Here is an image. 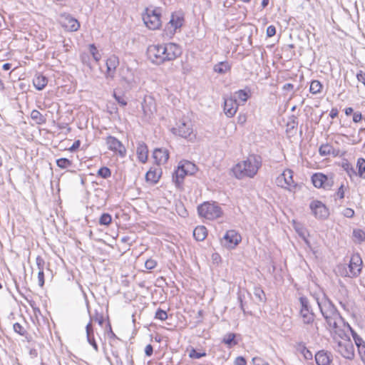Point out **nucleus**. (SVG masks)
Instances as JSON below:
<instances>
[{"mask_svg":"<svg viewBox=\"0 0 365 365\" xmlns=\"http://www.w3.org/2000/svg\"><path fill=\"white\" fill-rule=\"evenodd\" d=\"M262 157L256 154H250L246 159L237 163L232 169L234 176L242 180L246 178H253L262 167Z\"/></svg>","mask_w":365,"mask_h":365,"instance_id":"obj_1","label":"nucleus"},{"mask_svg":"<svg viewBox=\"0 0 365 365\" xmlns=\"http://www.w3.org/2000/svg\"><path fill=\"white\" fill-rule=\"evenodd\" d=\"M319 309L330 328L336 329L341 317L332 302L323 294L322 297L316 298Z\"/></svg>","mask_w":365,"mask_h":365,"instance_id":"obj_2","label":"nucleus"},{"mask_svg":"<svg viewBox=\"0 0 365 365\" xmlns=\"http://www.w3.org/2000/svg\"><path fill=\"white\" fill-rule=\"evenodd\" d=\"M199 215L207 220H213L220 217L223 211L220 206L215 202H205L197 207Z\"/></svg>","mask_w":365,"mask_h":365,"instance_id":"obj_3","label":"nucleus"},{"mask_svg":"<svg viewBox=\"0 0 365 365\" xmlns=\"http://www.w3.org/2000/svg\"><path fill=\"white\" fill-rule=\"evenodd\" d=\"M143 20L149 29L156 30L160 29L162 24L160 8H146L145 13L143 14Z\"/></svg>","mask_w":365,"mask_h":365,"instance_id":"obj_4","label":"nucleus"},{"mask_svg":"<svg viewBox=\"0 0 365 365\" xmlns=\"http://www.w3.org/2000/svg\"><path fill=\"white\" fill-rule=\"evenodd\" d=\"M172 46L164 47V44L150 45L147 49V56L148 58L155 64L160 65L165 62V58L163 53L167 51L170 55L173 54Z\"/></svg>","mask_w":365,"mask_h":365,"instance_id":"obj_5","label":"nucleus"},{"mask_svg":"<svg viewBox=\"0 0 365 365\" xmlns=\"http://www.w3.org/2000/svg\"><path fill=\"white\" fill-rule=\"evenodd\" d=\"M300 303L299 315L302 319L304 324H312L315 318V314L310 305L307 297L302 296L299 299Z\"/></svg>","mask_w":365,"mask_h":365,"instance_id":"obj_6","label":"nucleus"},{"mask_svg":"<svg viewBox=\"0 0 365 365\" xmlns=\"http://www.w3.org/2000/svg\"><path fill=\"white\" fill-rule=\"evenodd\" d=\"M312 182L317 188L330 190L334 184V175H324L322 173H317L312 175Z\"/></svg>","mask_w":365,"mask_h":365,"instance_id":"obj_7","label":"nucleus"},{"mask_svg":"<svg viewBox=\"0 0 365 365\" xmlns=\"http://www.w3.org/2000/svg\"><path fill=\"white\" fill-rule=\"evenodd\" d=\"M275 183L277 186L290 190L292 187H295L293 180V171L290 169H286L277 177Z\"/></svg>","mask_w":365,"mask_h":365,"instance_id":"obj_8","label":"nucleus"},{"mask_svg":"<svg viewBox=\"0 0 365 365\" xmlns=\"http://www.w3.org/2000/svg\"><path fill=\"white\" fill-rule=\"evenodd\" d=\"M334 349L345 359H352L354 357V348L349 340L336 341Z\"/></svg>","mask_w":365,"mask_h":365,"instance_id":"obj_9","label":"nucleus"},{"mask_svg":"<svg viewBox=\"0 0 365 365\" xmlns=\"http://www.w3.org/2000/svg\"><path fill=\"white\" fill-rule=\"evenodd\" d=\"M172 132L175 135L187 138L192 133V123L189 120H180L176 127L172 128Z\"/></svg>","mask_w":365,"mask_h":365,"instance_id":"obj_10","label":"nucleus"},{"mask_svg":"<svg viewBox=\"0 0 365 365\" xmlns=\"http://www.w3.org/2000/svg\"><path fill=\"white\" fill-rule=\"evenodd\" d=\"M309 207L313 215L318 219H326L329 215L328 208L319 200L312 201Z\"/></svg>","mask_w":365,"mask_h":365,"instance_id":"obj_11","label":"nucleus"},{"mask_svg":"<svg viewBox=\"0 0 365 365\" xmlns=\"http://www.w3.org/2000/svg\"><path fill=\"white\" fill-rule=\"evenodd\" d=\"M183 23L184 18L182 15L179 14H173L169 22L166 25L165 30L169 34L173 35L178 29L182 27Z\"/></svg>","mask_w":365,"mask_h":365,"instance_id":"obj_12","label":"nucleus"},{"mask_svg":"<svg viewBox=\"0 0 365 365\" xmlns=\"http://www.w3.org/2000/svg\"><path fill=\"white\" fill-rule=\"evenodd\" d=\"M348 268L350 269L351 278L356 277L361 272L362 259L359 254L356 253L351 257Z\"/></svg>","mask_w":365,"mask_h":365,"instance_id":"obj_13","label":"nucleus"},{"mask_svg":"<svg viewBox=\"0 0 365 365\" xmlns=\"http://www.w3.org/2000/svg\"><path fill=\"white\" fill-rule=\"evenodd\" d=\"M241 236L235 230H230L226 232L223 237L222 243L229 248L235 247L241 242Z\"/></svg>","mask_w":365,"mask_h":365,"instance_id":"obj_14","label":"nucleus"},{"mask_svg":"<svg viewBox=\"0 0 365 365\" xmlns=\"http://www.w3.org/2000/svg\"><path fill=\"white\" fill-rule=\"evenodd\" d=\"M106 142L110 150L118 153L121 157L125 156L126 150L122 143L115 137L109 135L106 138Z\"/></svg>","mask_w":365,"mask_h":365,"instance_id":"obj_15","label":"nucleus"},{"mask_svg":"<svg viewBox=\"0 0 365 365\" xmlns=\"http://www.w3.org/2000/svg\"><path fill=\"white\" fill-rule=\"evenodd\" d=\"M119 65V59L118 56L115 55L110 56L106 61V78H114V74L116 68Z\"/></svg>","mask_w":365,"mask_h":365,"instance_id":"obj_16","label":"nucleus"},{"mask_svg":"<svg viewBox=\"0 0 365 365\" xmlns=\"http://www.w3.org/2000/svg\"><path fill=\"white\" fill-rule=\"evenodd\" d=\"M238 103L235 99L229 98L225 99L224 112L228 118L234 116L237 110Z\"/></svg>","mask_w":365,"mask_h":365,"instance_id":"obj_17","label":"nucleus"},{"mask_svg":"<svg viewBox=\"0 0 365 365\" xmlns=\"http://www.w3.org/2000/svg\"><path fill=\"white\" fill-rule=\"evenodd\" d=\"M170 46H172L171 48H173L172 50L173 51L174 53L170 55V52L168 53V51H165L163 53V56L165 57V61H173L180 56L182 53L181 48L178 44L174 43H168L164 44V47H169Z\"/></svg>","mask_w":365,"mask_h":365,"instance_id":"obj_18","label":"nucleus"},{"mask_svg":"<svg viewBox=\"0 0 365 365\" xmlns=\"http://www.w3.org/2000/svg\"><path fill=\"white\" fill-rule=\"evenodd\" d=\"M153 158L158 165L165 163L169 158L168 150L165 148H155L153 154Z\"/></svg>","mask_w":365,"mask_h":365,"instance_id":"obj_19","label":"nucleus"},{"mask_svg":"<svg viewBox=\"0 0 365 365\" xmlns=\"http://www.w3.org/2000/svg\"><path fill=\"white\" fill-rule=\"evenodd\" d=\"M331 360V354L327 351L321 350L315 354L317 365H329Z\"/></svg>","mask_w":365,"mask_h":365,"instance_id":"obj_20","label":"nucleus"},{"mask_svg":"<svg viewBox=\"0 0 365 365\" xmlns=\"http://www.w3.org/2000/svg\"><path fill=\"white\" fill-rule=\"evenodd\" d=\"M189 175L187 171L182 168L181 164L178 166L177 170L173 175V181L175 182L176 186L179 187L183 181L185 175Z\"/></svg>","mask_w":365,"mask_h":365,"instance_id":"obj_21","label":"nucleus"},{"mask_svg":"<svg viewBox=\"0 0 365 365\" xmlns=\"http://www.w3.org/2000/svg\"><path fill=\"white\" fill-rule=\"evenodd\" d=\"M87 341L93 346L96 351H98V346L94 338L93 328L91 322L87 324L86 327Z\"/></svg>","mask_w":365,"mask_h":365,"instance_id":"obj_22","label":"nucleus"},{"mask_svg":"<svg viewBox=\"0 0 365 365\" xmlns=\"http://www.w3.org/2000/svg\"><path fill=\"white\" fill-rule=\"evenodd\" d=\"M47 83L48 78L41 73H37L33 79L34 86L38 91L43 90L46 86Z\"/></svg>","mask_w":365,"mask_h":365,"instance_id":"obj_23","label":"nucleus"},{"mask_svg":"<svg viewBox=\"0 0 365 365\" xmlns=\"http://www.w3.org/2000/svg\"><path fill=\"white\" fill-rule=\"evenodd\" d=\"M136 153L139 161L142 163H145L147 161L148 150L147 145L144 143H138Z\"/></svg>","mask_w":365,"mask_h":365,"instance_id":"obj_24","label":"nucleus"},{"mask_svg":"<svg viewBox=\"0 0 365 365\" xmlns=\"http://www.w3.org/2000/svg\"><path fill=\"white\" fill-rule=\"evenodd\" d=\"M63 26L69 31H76L80 27V24L77 19L68 16L65 19Z\"/></svg>","mask_w":365,"mask_h":365,"instance_id":"obj_25","label":"nucleus"},{"mask_svg":"<svg viewBox=\"0 0 365 365\" xmlns=\"http://www.w3.org/2000/svg\"><path fill=\"white\" fill-rule=\"evenodd\" d=\"M207 235V230L205 226H197L193 230V237L197 241H203Z\"/></svg>","mask_w":365,"mask_h":365,"instance_id":"obj_26","label":"nucleus"},{"mask_svg":"<svg viewBox=\"0 0 365 365\" xmlns=\"http://www.w3.org/2000/svg\"><path fill=\"white\" fill-rule=\"evenodd\" d=\"M231 69L230 63L227 61H221L215 64L213 67V71L220 74H225Z\"/></svg>","mask_w":365,"mask_h":365,"instance_id":"obj_27","label":"nucleus"},{"mask_svg":"<svg viewBox=\"0 0 365 365\" xmlns=\"http://www.w3.org/2000/svg\"><path fill=\"white\" fill-rule=\"evenodd\" d=\"M341 168L346 173L351 180H353L354 177L356 176V171L355 168L349 161L346 160L342 162Z\"/></svg>","mask_w":365,"mask_h":365,"instance_id":"obj_28","label":"nucleus"},{"mask_svg":"<svg viewBox=\"0 0 365 365\" xmlns=\"http://www.w3.org/2000/svg\"><path fill=\"white\" fill-rule=\"evenodd\" d=\"M160 178V174L157 172L156 169L150 168L145 174V180L147 182L151 183H156Z\"/></svg>","mask_w":365,"mask_h":365,"instance_id":"obj_29","label":"nucleus"},{"mask_svg":"<svg viewBox=\"0 0 365 365\" xmlns=\"http://www.w3.org/2000/svg\"><path fill=\"white\" fill-rule=\"evenodd\" d=\"M341 292V297H337V300L340 306L346 311H349L348 303L346 300V298L348 295V292L344 287H341V289H339Z\"/></svg>","mask_w":365,"mask_h":365,"instance_id":"obj_30","label":"nucleus"},{"mask_svg":"<svg viewBox=\"0 0 365 365\" xmlns=\"http://www.w3.org/2000/svg\"><path fill=\"white\" fill-rule=\"evenodd\" d=\"M356 176L358 175L361 179H365V159L359 158L356 162Z\"/></svg>","mask_w":365,"mask_h":365,"instance_id":"obj_31","label":"nucleus"},{"mask_svg":"<svg viewBox=\"0 0 365 365\" xmlns=\"http://www.w3.org/2000/svg\"><path fill=\"white\" fill-rule=\"evenodd\" d=\"M319 153L321 156L325 157L331 153L334 155H336L337 154L334 153V150L332 146L328 143L322 144L319 148Z\"/></svg>","mask_w":365,"mask_h":365,"instance_id":"obj_32","label":"nucleus"},{"mask_svg":"<svg viewBox=\"0 0 365 365\" xmlns=\"http://www.w3.org/2000/svg\"><path fill=\"white\" fill-rule=\"evenodd\" d=\"M235 336V334L228 333L223 337L222 342L226 344L229 348H231L237 344Z\"/></svg>","mask_w":365,"mask_h":365,"instance_id":"obj_33","label":"nucleus"},{"mask_svg":"<svg viewBox=\"0 0 365 365\" xmlns=\"http://www.w3.org/2000/svg\"><path fill=\"white\" fill-rule=\"evenodd\" d=\"M31 118L37 124L41 125L46 122V118L37 110H33L31 113Z\"/></svg>","mask_w":365,"mask_h":365,"instance_id":"obj_34","label":"nucleus"},{"mask_svg":"<svg viewBox=\"0 0 365 365\" xmlns=\"http://www.w3.org/2000/svg\"><path fill=\"white\" fill-rule=\"evenodd\" d=\"M297 350L303 355L305 359L309 360L312 359V353L306 347L304 343L298 344Z\"/></svg>","mask_w":365,"mask_h":365,"instance_id":"obj_35","label":"nucleus"},{"mask_svg":"<svg viewBox=\"0 0 365 365\" xmlns=\"http://www.w3.org/2000/svg\"><path fill=\"white\" fill-rule=\"evenodd\" d=\"M322 88V85L319 81L317 80H313L311 82L310 87H309V91L312 94H317L321 92V90Z\"/></svg>","mask_w":365,"mask_h":365,"instance_id":"obj_36","label":"nucleus"},{"mask_svg":"<svg viewBox=\"0 0 365 365\" xmlns=\"http://www.w3.org/2000/svg\"><path fill=\"white\" fill-rule=\"evenodd\" d=\"M236 94L240 100L242 102H246L250 97V89L246 88L245 89H241L236 92Z\"/></svg>","mask_w":365,"mask_h":365,"instance_id":"obj_37","label":"nucleus"},{"mask_svg":"<svg viewBox=\"0 0 365 365\" xmlns=\"http://www.w3.org/2000/svg\"><path fill=\"white\" fill-rule=\"evenodd\" d=\"M56 165L61 169H66L71 166L72 161L66 158H61L56 160Z\"/></svg>","mask_w":365,"mask_h":365,"instance_id":"obj_38","label":"nucleus"},{"mask_svg":"<svg viewBox=\"0 0 365 365\" xmlns=\"http://www.w3.org/2000/svg\"><path fill=\"white\" fill-rule=\"evenodd\" d=\"M181 165L189 175H193L197 170L195 165L190 161H185V163H181Z\"/></svg>","mask_w":365,"mask_h":365,"instance_id":"obj_39","label":"nucleus"},{"mask_svg":"<svg viewBox=\"0 0 365 365\" xmlns=\"http://www.w3.org/2000/svg\"><path fill=\"white\" fill-rule=\"evenodd\" d=\"M112 221V217L108 213H103L101 215L99 219V224L101 225H109Z\"/></svg>","mask_w":365,"mask_h":365,"instance_id":"obj_40","label":"nucleus"},{"mask_svg":"<svg viewBox=\"0 0 365 365\" xmlns=\"http://www.w3.org/2000/svg\"><path fill=\"white\" fill-rule=\"evenodd\" d=\"M98 175L102 178L107 179L111 175V171L108 167H101L98 170Z\"/></svg>","mask_w":365,"mask_h":365,"instance_id":"obj_41","label":"nucleus"},{"mask_svg":"<svg viewBox=\"0 0 365 365\" xmlns=\"http://www.w3.org/2000/svg\"><path fill=\"white\" fill-rule=\"evenodd\" d=\"M89 51L91 54L92 55L93 59L98 62L101 59V54L99 53L97 48L94 44H90L89 46Z\"/></svg>","mask_w":365,"mask_h":365,"instance_id":"obj_42","label":"nucleus"},{"mask_svg":"<svg viewBox=\"0 0 365 365\" xmlns=\"http://www.w3.org/2000/svg\"><path fill=\"white\" fill-rule=\"evenodd\" d=\"M337 272L342 277H347L351 278V275L349 274L351 273L350 269L349 268L347 269L345 265L338 266Z\"/></svg>","mask_w":365,"mask_h":365,"instance_id":"obj_43","label":"nucleus"},{"mask_svg":"<svg viewBox=\"0 0 365 365\" xmlns=\"http://www.w3.org/2000/svg\"><path fill=\"white\" fill-rule=\"evenodd\" d=\"M155 318L160 321H165L168 318V314L165 310L158 308L155 312Z\"/></svg>","mask_w":365,"mask_h":365,"instance_id":"obj_44","label":"nucleus"},{"mask_svg":"<svg viewBox=\"0 0 365 365\" xmlns=\"http://www.w3.org/2000/svg\"><path fill=\"white\" fill-rule=\"evenodd\" d=\"M353 236L359 242H363L365 240V233L360 229L354 230Z\"/></svg>","mask_w":365,"mask_h":365,"instance_id":"obj_45","label":"nucleus"},{"mask_svg":"<svg viewBox=\"0 0 365 365\" xmlns=\"http://www.w3.org/2000/svg\"><path fill=\"white\" fill-rule=\"evenodd\" d=\"M206 356L205 352H198L195 349H192L189 352V357L191 359H200Z\"/></svg>","mask_w":365,"mask_h":365,"instance_id":"obj_46","label":"nucleus"},{"mask_svg":"<svg viewBox=\"0 0 365 365\" xmlns=\"http://www.w3.org/2000/svg\"><path fill=\"white\" fill-rule=\"evenodd\" d=\"M36 263L38 272H43L45 267V261L41 256H37L36 258Z\"/></svg>","mask_w":365,"mask_h":365,"instance_id":"obj_47","label":"nucleus"},{"mask_svg":"<svg viewBox=\"0 0 365 365\" xmlns=\"http://www.w3.org/2000/svg\"><path fill=\"white\" fill-rule=\"evenodd\" d=\"M254 294L260 302H264L265 300V294L262 289L255 288Z\"/></svg>","mask_w":365,"mask_h":365,"instance_id":"obj_48","label":"nucleus"},{"mask_svg":"<svg viewBox=\"0 0 365 365\" xmlns=\"http://www.w3.org/2000/svg\"><path fill=\"white\" fill-rule=\"evenodd\" d=\"M15 332L21 336H24L26 333L25 329L18 322L15 323L13 326Z\"/></svg>","mask_w":365,"mask_h":365,"instance_id":"obj_49","label":"nucleus"},{"mask_svg":"<svg viewBox=\"0 0 365 365\" xmlns=\"http://www.w3.org/2000/svg\"><path fill=\"white\" fill-rule=\"evenodd\" d=\"M294 229L296 232L298 233V235L303 238V240L307 242L306 240V230L304 227L299 225H295Z\"/></svg>","mask_w":365,"mask_h":365,"instance_id":"obj_50","label":"nucleus"},{"mask_svg":"<svg viewBox=\"0 0 365 365\" xmlns=\"http://www.w3.org/2000/svg\"><path fill=\"white\" fill-rule=\"evenodd\" d=\"M298 125V120H297V118L292 115L290 118V120L287 123V127L289 128V129H294V128H296Z\"/></svg>","mask_w":365,"mask_h":365,"instance_id":"obj_51","label":"nucleus"},{"mask_svg":"<svg viewBox=\"0 0 365 365\" xmlns=\"http://www.w3.org/2000/svg\"><path fill=\"white\" fill-rule=\"evenodd\" d=\"M351 332H352V336H353V338L356 343V345L357 346L358 348H359V346H362L363 344H365V341L360 336H359L356 334V333H355L354 331H351Z\"/></svg>","mask_w":365,"mask_h":365,"instance_id":"obj_52","label":"nucleus"},{"mask_svg":"<svg viewBox=\"0 0 365 365\" xmlns=\"http://www.w3.org/2000/svg\"><path fill=\"white\" fill-rule=\"evenodd\" d=\"M157 265V262L155 259H148L145 262V267L148 269H154Z\"/></svg>","mask_w":365,"mask_h":365,"instance_id":"obj_53","label":"nucleus"},{"mask_svg":"<svg viewBox=\"0 0 365 365\" xmlns=\"http://www.w3.org/2000/svg\"><path fill=\"white\" fill-rule=\"evenodd\" d=\"M276 34V28L273 25H270L267 28L266 34L267 37H272Z\"/></svg>","mask_w":365,"mask_h":365,"instance_id":"obj_54","label":"nucleus"},{"mask_svg":"<svg viewBox=\"0 0 365 365\" xmlns=\"http://www.w3.org/2000/svg\"><path fill=\"white\" fill-rule=\"evenodd\" d=\"M354 210L351 208L347 207L344 210L342 214L344 217L348 218H351L354 215Z\"/></svg>","mask_w":365,"mask_h":365,"instance_id":"obj_55","label":"nucleus"},{"mask_svg":"<svg viewBox=\"0 0 365 365\" xmlns=\"http://www.w3.org/2000/svg\"><path fill=\"white\" fill-rule=\"evenodd\" d=\"M335 195L340 200L344 197V186L343 184H341L340 187L338 188L336 192L335 193Z\"/></svg>","mask_w":365,"mask_h":365,"instance_id":"obj_56","label":"nucleus"},{"mask_svg":"<svg viewBox=\"0 0 365 365\" xmlns=\"http://www.w3.org/2000/svg\"><path fill=\"white\" fill-rule=\"evenodd\" d=\"M235 365H247V361L243 356H237L234 362Z\"/></svg>","mask_w":365,"mask_h":365,"instance_id":"obj_57","label":"nucleus"},{"mask_svg":"<svg viewBox=\"0 0 365 365\" xmlns=\"http://www.w3.org/2000/svg\"><path fill=\"white\" fill-rule=\"evenodd\" d=\"M356 78L359 82L362 83L364 84V86H365V73H364L362 71H360L356 74Z\"/></svg>","mask_w":365,"mask_h":365,"instance_id":"obj_58","label":"nucleus"},{"mask_svg":"<svg viewBox=\"0 0 365 365\" xmlns=\"http://www.w3.org/2000/svg\"><path fill=\"white\" fill-rule=\"evenodd\" d=\"M38 285L42 287L44 285V272H38Z\"/></svg>","mask_w":365,"mask_h":365,"instance_id":"obj_59","label":"nucleus"},{"mask_svg":"<svg viewBox=\"0 0 365 365\" xmlns=\"http://www.w3.org/2000/svg\"><path fill=\"white\" fill-rule=\"evenodd\" d=\"M359 353L361 356V360L363 362L365 361V344H363L362 346H359Z\"/></svg>","mask_w":365,"mask_h":365,"instance_id":"obj_60","label":"nucleus"},{"mask_svg":"<svg viewBox=\"0 0 365 365\" xmlns=\"http://www.w3.org/2000/svg\"><path fill=\"white\" fill-rule=\"evenodd\" d=\"M362 120V115L361 113L355 112L353 114V121L354 123H359Z\"/></svg>","mask_w":365,"mask_h":365,"instance_id":"obj_61","label":"nucleus"},{"mask_svg":"<svg viewBox=\"0 0 365 365\" xmlns=\"http://www.w3.org/2000/svg\"><path fill=\"white\" fill-rule=\"evenodd\" d=\"M153 353V348L151 344H148L145 349V354L148 356H150Z\"/></svg>","mask_w":365,"mask_h":365,"instance_id":"obj_62","label":"nucleus"},{"mask_svg":"<svg viewBox=\"0 0 365 365\" xmlns=\"http://www.w3.org/2000/svg\"><path fill=\"white\" fill-rule=\"evenodd\" d=\"M81 61L83 63L87 65L89 68H91V65L89 63V56L88 54H83L81 56Z\"/></svg>","mask_w":365,"mask_h":365,"instance_id":"obj_63","label":"nucleus"},{"mask_svg":"<svg viewBox=\"0 0 365 365\" xmlns=\"http://www.w3.org/2000/svg\"><path fill=\"white\" fill-rule=\"evenodd\" d=\"M178 213L180 216L185 217L187 215V210L185 209L184 206L182 205L180 207H178Z\"/></svg>","mask_w":365,"mask_h":365,"instance_id":"obj_64","label":"nucleus"}]
</instances>
